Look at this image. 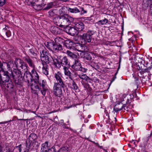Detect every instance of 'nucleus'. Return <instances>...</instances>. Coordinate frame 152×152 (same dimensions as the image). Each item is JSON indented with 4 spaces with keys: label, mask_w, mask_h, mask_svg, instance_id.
<instances>
[{
    "label": "nucleus",
    "mask_w": 152,
    "mask_h": 152,
    "mask_svg": "<svg viewBox=\"0 0 152 152\" xmlns=\"http://www.w3.org/2000/svg\"><path fill=\"white\" fill-rule=\"evenodd\" d=\"M94 32L91 31H88L86 33L83 34L80 36L82 40L84 42V44L87 43H90L91 42L93 39L92 36L94 34Z\"/></svg>",
    "instance_id": "423d86ee"
},
{
    "label": "nucleus",
    "mask_w": 152,
    "mask_h": 152,
    "mask_svg": "<svg viewBox=\"0 0 152 152\" xmlns=\"http://www.w3.org/2000/svg\"><path fill=\"white\" fill-rule=\"evenodd\" d=\"M67 10L68 12L73 13H77L80 12V11L77 7L73 8L68 7Z\"/></svg>",
    "instance_id": "cd10ccee"
},
{
    "label": "nucleus",
    "mask_w": 152,
    "mask_h": 152,
    "mask_svg": "<svg viewBox=\"0 0 152 152\" xmlns=\"http://www.w3.org/2000/svg\"><path fill=\"white\" fill-rule=\"evenodd\" d=\"M62 10L61 9H60L59 10V12L60 13H61L62 12Z\"/></svg>",
    "instance_id": "603ef678"
},
{
    "label": "nucleus",
    "mask_w": 152,
    "mask_h": 152,
    "mask_svg": "<svg viewBox=\"0 0 152 152\" xmlns=\"http://www.w3.org/2000/svg\"><path fill=\"white\" fill-rule=\"evenodd\" d=\"M66 33L72 36L76 35L78 33L77 30L75 27H68L66 29Z\"/></svg>",
    "instance_id": "4468645a"
},
{
    "label": "nucleus",
    "mask_w": 152,
    "mask_h": 152,
    "mask_svg": "<svg viewBox=\"0 0 152 152\" xmlns=\"http://www.w3.org/2000/svg\"><path fill=\"white\" fill-rule=\"evenodd\" d=\"M75 28L77 30V31H82L84 28V25L81 22L76 23H75Z\"/></svg>",
    "instance_id": "4be33fe9"
},
{
    "label": "nucleus",
    "mask_w": 152,
    "mask_h": 152,
    "mask_svg": "<svg viewBox=\"0 0 152 152\" xmlns=\"http://www.w3.org/2000/svg\"><path fill=\"white\" fill-rule=\"evenodd\" d=\"M31 79L36 80H39V76L37 71L34 68L32 70L31 72Z\"/></svg>",
    "instance_id": "aec40b11"
},
{
    "label": "nucleus",
    "mask_w": 152,
    "mask_h": 152,
    "mask_svg": "<svg viewBox=\"0 0 152 152\" xmlns=\"http://www.w3.org/2000/svg\"><path fill=\"white\" fill-rule=\"evenodd\" d=\"M128 104H123V109L126 110L127 111H128L129 108L128 107Z\"/></svg>",
    "instance_id": "ea45409f"
},
{
    "label": "nucleus",
    "mask_w": 152,
    "mask_h": 152,
    "mask_svg": "<svg viewBox=\"0 0 152 152\" xmlns=\"http://www.w3.org/2000/svg\"><path fill=\"white\" fill-rule=\"evenodd\" d=\"M49 16L50 17H53L57 15L56 10H50L48 12Z\"/></svg>",
    "instance_id": "473e14b6"
},
{
    "label": "nucleus",
    "mask_w": 152,
    "mask_h": 152,
    "mask_svg": "<svg viewBox=\"0 0 152 152\" xmlns=\"http://www.w3.org/2000/svg\"><path fill=\"white\" fill-rule=\"evenodd\" d=\"M91 142H93V143L94 142H93V141H91Z\"/></svg>",
    "instance_id": "0e129e2a"
},
{
    "label": "nucleus",
    "mask_w": 152,
    "mask_h": 152,
    "mask_svg": "<svg viewBox=\"0 0 152 152\" xmlns=\"http://www.w3.org/2000/svg\"><path fill=\"white\" fill-rule=\"evenodd\" d=\"M103 150L104 151H105V152H107V151L105 149H103Z\"/></svg>",
    "instance_id": "4d7b16f0"
},
{
    "label": "nucleus",
    "mask_w": 152,
    "mask_h": 152,
    "mask_svg": "<svg viewBox=\"0 0 152 152\" xmlns=\"http://www.w3.org/2000/svg\"><path fill=\"white\" fill-rule=\"evenodd\" d=\"M26 2L28 5H31L36 10H39L41 9L42 7L40 5H36L34 0H26Z\"/></svg>",
    "instance_id": "dca6fc26"
},
{
    "label": "nucleus",
    "mask_w": 152,
    "mask_h": 152,
    "mask_svg": "<svg viewBox=\"0 0 152 152\" xmlns=\"http://www.w3.org/2000/svg\"><path fill=\"white\" fill-rule=\"evenodd\" d=\"M66 53L69 56L73 58H77V55L74 54L69 50H67L66 51Z\"/></svg>",
    "instance_id": "2f4dec72"
},
{
    "label": "nucleus",
    "mask_w": 152,
    "mask_h": 152,
    "mask_svg": "<svg viewBox=\"0 0 152 152\" xmlns=\"http://www.w3.org/2000/svg\"><path fill=\"white\" fill-rule=\"evenodd\" d=\"M45 142L47 143L48 142Z\"/></svg>",
    "instance_id": "338daca9"
},
{
    "label": "nucleus",
    "mask_w": 152,
    "mask_h": 152,
    "mask_svg": "<svg viewBox=\"0 0 152 152\" xmlns=\"http://www.w3.org/2000/svg\"><path fill=\"white\" fill-rule=\"evenodd\" d=\"M30 143H26V148L24 151V152H28V151L29 149L30 145L28 144ZM24 146V145H20L18 146V150L19 152H21L22 149L21 148Z\"/></svg>",
    "instance_id": "393cba45"
},
{
    "label": "nucleus",
    "mask_w": 152,
    "mask_h": 152,
    "mask_svg": "<svg viewBox=\"0 0 152 152\" xmlns=\"http://www.w3.org/2000/svg\"><path fill=\"white\" fill-rule=\"evenodd\" d=\"M24 72V78L25 81L27 82V85H30V82L31 80V73L28 70V68L26 70H23Z\"/></svg>",
    "instance_id": "f8f14e48"
},
{
    "label": "nucleus",
    "mask_w": 152,
    "mask_h": 152,
    "mask_svg": "<svg viewBox=\"0 0 152 152\" xmlns=\"http://www.w3.org/2000/svg\"><path fill=\"white\" fill-rule=\"evenodd\" d=\"M3 148L0 145V152H10L9 151H7L3 150Z\"/></svg>",
    "instance_id": "37998d69"
},
{
    "label": "nucleus",
    "mask_w": 152,
    "mask_h": 152,
    "mask_svg": "<svg viewBox=\"0 0 152 152\" xmlns=\"http://www.w3.org/2000/svg\"><path fill=\"white\" fill-rule=\"evenodd\" d=\"M60 86V85L54 84L53 87V92L56 96L59 97L61 96L62 94V91Z\"/></svg>",
    "instance_id": "9b49d317"
},
{
    "label": "nucleus",
    "mask_w": 152,
    "mask_h": 152,
    "mask_svg": "<svg viewBox=\"0 0 152 152\" xmlns=\"http://www.w3.org/2000/svg\"><path fill=\"white\" fill-rule=\"evenodd\" d=\"M74 42L70 40H67L65 41L64 45L68 49L72 48V47H74Z\"/></svg>",
    "instance_id": "5701e85b"
},
{
    "label": "nucleus",
    "mask_w": 152,
    "mask_h": 152,
    "mask_svg": "<svg viewBox=\"0 0 152 152\" xmlns=\"http://www.w3.org/2000/svg\"><path fill=\"white\" fill-rule=\"evenodd\" d=\"M26 120L24 119H18V123H19V120Z\"/></svg>",
    "instance_id": "3c124183"
},
{
    "label": "nucleus",
    "mask_w": 152,
    "mask_h": 152,
    "mask_svg": "<svg viewBox=\"0 0 152 152\" xmlns=\"http://www.w3.org/2000/svg\"><path fill=\"white\" fill-rule=\"evenodd\" d=\"M54 42H48L46 46L50 50L53 51Z\"/></svg>",
    "instance_id": "c85d7f7f"
},
{
    "label": "nucleus",
    "mask_w": 152,
    "mask_h": 152,
    "mask_svg": "<svg viewBox=\"0 0 152 152\" xmlns=\"http://www.w3.org/2000/svg\"><path fill=\"white\" fill-rule=\"evenodd\" d=\"M150 11L151 13L152 14V3H151L150 5Z\"/></svg>",
    "instance_id": "09e8293b"
},
{
    "label": "nucleus",
    "mask_w": 152,
    "mask_h": 152,
    "mask_svg": "<svg viewBox=\"0 0 152 152\" xmlns=\"http://www.w3.org/2000/svg\"><path fill=\"white\" fill-rule=\"evenodd\" d=\"M3 85L2 82V80H1V76L0 77V86H2Z\"/></svg>",
    "instance_id": "49530a36"
},
{
    "label": "nucleus",
    "mask_w": 152,
    "mask_h": 152,
    "mask_svg": "<svg viewBox=\"0 0 152 152\" xmlns=\"http://www.w3.org/2000/svg\"><path fill=\"white\" fill-rule=\"evenodd\" d=\"M43 66L42 67L43 73L45 75H47L49 74L48 66L47 64H44L42 63Z\"/></svg>",
    "instance_id": "bb28decb"
},
{
    "label": "nucleus",
    "mask_w": 152,
    "mask_h": 152,
    "mask_svg": "<svg viewBox=\"0 0 152 152\" xmlns=\"http://www.w3.org/2000/svg\"><path fill=\"white\" fill-rule=\"evenodd\" d=\"M3 72V76L1 77V79L3 84L4 83L8 82L10 78L11 77V76L10 73L7 71Z\"/></svg>",
    "instance_id": "ddd939ff"
},
{
    "label": "nucleus",
    "mask_w": 152,
    "mask_h": 152,
    "mask_svg": "<svg viewBox=\"0 0 152 152\" xmlns=\"http://www.w3.org/2000/svg\"><path fill=\"white\" fill-rule=\"evenodd\" d=\"M85 56H84V58L85 60H86L87 61L86 62H88V64L96 69V68L94 67L95 66L94 65H93L92 64L93 60H92V58L91 55L87 53L85 54Z\"/></svg>",
    "instance_id": "f3484780"
},
{
    "label": "nucleus",
    "mask_w": 152,
    "mask_h": 152,
    "mask_svg": "<svg viewBox=\"0 0 152 152\" xmlns=\"http://www.w3.org/2000/svg\"><path fill=\"white\" fill-rule=\"evenodd\" d=\"M53 5V2H50L47 4V6L45 8V10H48L51 8Z\"/></svg>",
    "instance_id": "e433bc0d"
},
{
    "label": "nucleus",
    "mask_w": 152,
    "mask_h": 152,
    "mask_svg": "<svg viewBox=\"0 0 152 152\" xmlns=\"http://www.w3.org/2000/svg\"><path fill=\"white\" fill-rule=\"evenodd\" d=\"M29 51L34 56H35L36 55V53H35L34 50L33 48L31 49H29Z\"/></svg>",
    "instance_id": "79ce46f5"
},
{
    "label": "nucleus",
    "mask_w": 152,
    "mask_h": 152,
    "mask_svg": "<svg viewBox=\"0 0 152 152\" xmlns=\"http://www.w3.org/2000/svg\"><path fill=\"white\" fill-rule=\"evenodd\" d=\"M152 2V0H147V2L148 3V4H151Z\"/></svg>",
    "instance_id": "de8ad7c7"
},
{
    "label": "nucleus",
    "mask_w": 152,
    "mask_h": 152,
    "mask_svg": "<svg viewBox=\"0 0 152 152\" xmlns=\"http://www.w3.org/2000/svg\"><path fill=\"white\" fill-rule=\"evenodd\" d=\"M79 77L81 79L85 80H86L90 82L91 79L89 78L86 75L83 74V75H78Z\"/></svg>",
    "instance_id": "c756f323"
},
{
    "label": "nucleus",
    "mask_w": 152,
    "mask_h": 152,
    "mask_svg": "<svg viewBox=\"0 0 152 152\" xmlns=\"http://www.w3.org/2000/svg\"><path fill=\"white\" fill-rule=\"evenodd\" d=\"M58 29V28L55 26H52L50 28L51 31L55 33L56 32Z\"/></svg>",
    "instance_id": "4c0bfd02"
},
{
    "label": "nucleus",
    "mask_w": 152,
    "mask_h": 152,
    "mask_svg": "<svg viewBox=\"0 0 152 152\" xmlns=\"http://www.w3.org/2000/svg\"><path fill=\"white\" fill-rule=\"evenodd\" d=\"M147 70H148V69H145V72H147Z\"/></svg>",
    "instance_id": "bf43d9fd"
},
{
    "label": "nucleus",
    "mask_w": 152,
    "mask_h": 152,
    "mask_svg": "<svg viewBox=\"0 0 152 152\" xmlns=\"http://www.w3.org/2000/svg\"><path fill=\"white\" fill-rule=\"evenodd\" d=\"M152 135V132L151 133V134L150 135V136L151 137V136Z\"/></svg>",
    "instance_id": "13d9d810"
},
{
    "label": "nucleus",
    "mask_w": 152,
    "mask_h": 152,
    "mask_svg": "<svg viewBox=\"0 0 152 152\" xmlns=\"http://www.w3.org/2000/svg\"><path fill=\"white\" fill-rule=\"evenodd\" d=\"M55 77L57 82L54 83V84H58V85H60V86L63 88L66 87L65 82L62 79L63 77L60 72L58 71L55 73Z\"/></svg>",
    "instance_id": "39448f33"
},
{
    "label": "nucleus",
    "mask_w": 152,
    "mask_h": 152,
    "mask_svg": "<svg viewBox=\"0 0 152 152\" xmlns=\"http://www.w3.org/2000/svg\"><path fill=\"white\" fill-rule=\"evenodd\" d=\"M72 86L73 89L77 90L78 89V86L74 80L72 81Z\"/></svg>",
    "instance_id": "58836bf2"
},
{
    "label": "nucleus",
    "mask_w": 152,
    "mask_h": 152,
    "mask_svg": "<svg viewBox=\"0 0 152 152\" xmlns=\"http://www.w3.org/2000/svg\"><path fill=\"white\" fill-rule=\"evenodd\" d=\"M117 72H116L115 74H117Z\"/></svg>",
    "instance_id": "e2e57ef3"
},
{
    "label": "nucleus",
    "mask_w": 152,
    "mask_h": 152,
    "mask_svg": "<svg viewBox=\"0 0 152 152\" xmlns=\"http://www.w3.org/2000/svg\"><path fill=\"white\" fill-rule=\"evenodd\" d=\"M10 72L11 77L13 79L19 77L21 75V71L18 69H14L13 71H11Z\"/></svg>",
    "instance_id": "2eb2a0df"
},
{
    "label": "nucleus",
    "mask_w": 152,
    "mask_h": 152,
    "mask_svg": "<svg viewBox=\"0 0 152 152\" xmlns=\"http://www.w3.org/2000/svg\"><path fill=\"white\" fill-rule=\"evenodd\" d=\"M123 104L121 102H119L117 103L114 106V110L115 112H117L119 111H120L123 109Z\"/></svg>",
    "instance_id": "b1692460"
},
{
    "label": "nucleus",
    "mask_w": 152,
    "mask_h": 152,
    "mask_svg": "<svg viewBox=\"0 0 152 152\" xmlns=\"http://www.w3.org/2000/svg\"><path fill=\"white\" fill-rule=\"evenodd\" d=\"M89 84H87V87H89Z\"/></svg>",
    "instance_id": "052dcab7"
},
{
    "label": "nucleus",
    "mask_w": 152,
    "mask_h": 152,
    "mask_svg": "<svg viewBox=\"0 0 152 152\" xmlns=\"http://www.w3.org/2000/svg\"><path fill=\"white\" fill-rule=\"evenodd\" d=\"M134 79H135V81H137L138 80V78L137 77H134Z\"/></svg>",
    "instance_id": "8fccbe9b"
},
{
    "label": "nucleus",
    "mask_w": 152,
    "mask_h": 152,
    "mask_svg": "<svg viewBox=\"0 0 152 152\" xmlns=\"http://www.w3.org/2000/svg\"><path fill=\"white\" fill-rule=\"evenodd\" d=\"M39 90L40 91L41 94L43 96L45 95L46 92L48 90L47 88H40V89H39Z\"/></svg>",
    "instance_id": "c9c22d12"
},
{
    "label": "nucleus",
    "mask_w": 152,
    "mask_h": 152,
    "mask_svg": "<svg viewBox=\"0 0 152 152\" xmlns=\"http://www.w3.org/2000/svg\"><path fill=\"white\" fill-rule=\"evenodd\" d=\"M68 67L64 66L63 67V69L64 70V73L66 75L68 76L69 78L72 80L71 76V73L70 72L69 70V69L68 68Z\"/></svg>",
    "instance_id": "a878e982"
},
{
    "label": "nucleus",
    "mask_w": 152,
    "mask_h": 152,
    "mask_svg": "<svg viewBox=\"0 0 152 152\" xmlns=\"http://www.w3.org/2000/svg\"><path fill=\"white\" fill-rule=\"evenodd\" d=\"M50 143H43L40 152H55V147L53 146L49 148ZM68 148L64 147L60 149L58 152H68Z\"/></svg>",
    "instance_id": "f03ea898"
},
{
    "label": "nucleus",
    "mask_w": 152,
    "mask_h": 152,
    "mask_svg": "<svg viewBox=\"0 0 152 152\" xmlns=\"http://www.w3.org/2000/svg\"><path fill=\"white\" fill-rule=\"evenodd\" d=\"M37 138V136L36 134L34 133L31 134L28 137L26 140V142H37L36 140Z\"/></svg>",
    "instance_id": "6ab92c4d"
},
{
    "label": "nucleus",
    "mask_w": 152,
    "mask_h": 152,
    "mask_svg": "<svg viewBox=\"0 0 152 152\" xmlns=\"http://www.w3.org/2000/svg\"><path fill=\"white\" fill-rule=\"evenodd\" d=\"M13 64V61L12 60L8 61H3L2 62H1L0 60V69H1L0 71H2V72L6 71V67H7L8 70L9 71L11 69V65Z\"/></svg>",
    "instance_id": "9d476101"
},
{
    "label": "nucleus",
    "mask_w": 152,
    "mask_h": 152,
    "mask_svg": "<svg viewBox=\"0 0 152 152\" xmlns=\"http://www.w3.org/2000/svg\"><path fill=\"white\" fill-rule=\"evenodd\" d=\"M24 59L29 65L30 66L33 67V68L35 67V66L34 64V63L30 58L28 56H26L24 57Z\"/></svg>",
    "instance_id": "412c9836"
},
{
    "label": "nucleus",
    "mask_w": 152,
    "mask_h": 152,
    "mask_svg": "<svg viewBox=\"0 0 152 152\" xmlns=\"http://www.w3.org/2000/svg\"><path fill=\"white\" fill-rule=\"evenodd\" d=\"M40 53L41 59H43V57L48 55L47 50L45 49L42 50L41 51H40Z\"/></svg>",
    "instance_id": "72a5a7b5"
},
{
    "label": "nucleus",
    "mask_w": 152,
    "mask_h": 152,
    "mask_svg": "<svg viewBox=\"0 0 152 152\" xmlns=\"http://www.w3.org/2000/svg\"><path fill=\"white\" fill-rule=\"evenodd\" d=\"M128 145L129 147H131V145L129 143L128 144Z\"/></svg>",
    "instance_id": "5fc2aeb1"
},
{
    "label": "nucleus",
    "mask_w": 152,
    "mask_h": 152,
    "mask_svg": "<svg viewBox=\"0 0 152 152\" xmlns=\"http://www.w3.org/2000/svg\"><path fill=\"white\" fill-rule=\"evenodd\" d=\"M73 20L72 17L66 14H64L56 17L53 20V22L57 26L64 28L68 26Z\"/></svg>",
    "instance_id": "f257e3e1"
},
{
    "label": "nucleus",
    "mask_w": 152,
    "mask_h": 152,
    "mask_svg": "<svg viewBox=\"0 0 152 152\" xmlns=\"http://www.w3.org/2000/svg\"><path fill=\"white\" fill-rule=\"evenodd\" d=\"M30 81V85H28V86L31 87V88L32 90H33L34 88L35 89L39 88L38 86V84H39V80H31Z\"/></svg>",
    "instance_id": "a211bd4d"
},
{
    "label": "nucleus",
    "mask_w": 152,
    "mask_h": 152,
    "mask_svg": "<svg viewBox=\"0 0 152 152\" xmlns=\"http://www.w3.org/2000/svg\"><path fill=\"white\" fill-rule=\"evenodd\" d=\"M43 58V59H42L41 60L42 61L45 62L44 64H47L51 63L55 68L56 67H59V64H56V63L57 62V59H54L49 54Z\"/></svg>",
    "instance_id": "20e7f679"
},
{
    "label": "nucleus",
    "mask_w": 152,
    "mask_h": 152,
    "mask_svg": "<svg viewBox=\"0 0 152 152\" xmlns=\"http://www.w3.org/2000/svg\"><path fill=\"white\" fill-rule=\"evenodd\" d=\"M84 52H82V53H80V55H81V54H84Z\"/></svg>",
    "instance_id": "6e6d98bb"
},
{
    "label": "nucleus",
    "mask_w": 152,
    "mask_h": 152,
    "mask_svg": "<svg viewBox=\"0 0 152 152\" xmlns=\"http://www.w3.org/2000/svg\"><path fill=\"white\" fill-rule=\"evenodd\" d=\"M44 80H42V83L41 84H40V86H41L42 87V88H47L45 86V84L43 83Z\"/></svg>",
    "instance_id": "a18cd8bd"
},
{
    "label": "nucleus",
    "mask_w": 152,
    "mask_h": 152,
    "mask_svg": "<svg viewBox=\"0 0 152 152\" xmlns=\"http://www.w3.org/2000/svg\"><path fill=\"white\" fill-rule=\"evenodd\" d=\"M81 9L82 10L81 12V14H83L87 12V11L84 10L83 8H81Z\"/></svg>",
    "instance_id": "c03bdc74"
},
{
    "label": "nucleus",
    "mask_w": 152,
    "mask_h": 152,
    "mask_svg": "<svg viewBox=\"0 0 152 152\" xmlns=\"http://www.w3.org/2000/svg\"><path fill=\"white\" fill-rule=\"evenodd\" d=\"M116 78V77H113V81Z\"/></svg>",
    "instance_id": "864d4df0"
},
{
    "label": "nucleus",
    "mask_w": 152,
    "mask_h": 152,
    "mask_svg": "<svg viewBox=\"0 0 152 152\" xmlns=\"http://www.w3.org/2000/svg\"><path fill=\"white\" fill-rule=\"evenodd\" d=\"M100 148H102V146H99Z\"/></svg>",
    "instance_id": "680f3d73"
},
{
    "label": "nucleus",
    "mask_w": 152,
    "mask_h": 152,
    "mask_svg": "<svg viewBox=\"0 0 152 152\" xmlns=\"http://www.w3.org/2000/svg\"><path fill=\"white\" fill-rule=\"evenodd\" d=\"M77 50L78 51H79V50Z\"/></svg>",
    "instance_id": "69168bd1"
},
{
    "label": "nucleus",
    "mask_w": 152,
    "mask_h": 152,
    "mask_svg": "<svg viewBox=\"0 0 152 152\" xmlns=\"http://www.w3.org/2000/svg\"><path fill=\"white\" fill-rule=\"evenodd\" d=\"M64 40L62 38L58 37L55 39L53 50L55 52H58L63 50L61 44L63 43Z\"/></svg>",
    "instance_id": "7ed1b4c3"
},
{
    "label": "nucleus",
    "mask_w": 152,
    "mask_h": 152,
    "mask_svg": "<svg viewBox=\"0 0 152 152\" xmlns=\"http://www.w3.org/2000/svg\"><path fill=\"white\" fill-rule=\"evenodd\" d=\"M60 61H59L57 59V62L56 63V64H59V67H56V68L59 69L61 68V65L63 67L64 66L70 67V62L67 57L64 56L60 57Z\"/></svg>",
    "instance_id": "0eeeda50"
},
{
    "label": "nucleus",
    "mask_w": 152,
    "mask_h": 152,
    "mask_svg": "<svg viewBox=\"0 0 152 152\" xmlns=\"http://www.w3.org/2000/svg\"><path fill=\"white\" fill-rule=\"evenodd\" d=\"M15 64L16 67L18 69H22V71L26 70L28 68L27 65L25 64L24 62L21 59L16 58L15 61Z\"/></svg>",
    "instance_id": "6e6552de"
},
{
    "label": "nucleus",
    "mask_w": 152,
    "mask_h": 152,
    "mask_svg": "<svg viewBox=\"0 0 152 152\" xmlns=\"http://www.w3.org/2000/svg\"><path fill=\"white\" fill-rule=\"evenodd\" d=\"M108 21V20L107 19L104 18L103 20L99 21L97 22L96 23L98 24L99 25H104L107 23Z\"/></svg>",
    "instance_id": "7c9ffc66"
},
{
    "label": "nucleus",
    "mask_w": 152,
    "mask_h": 152,
    "mask_svg": "<svg viewBox=\"0 0 152 152\" xmlns=\"http://www.w3.org/2000/svg\"><path fill=\"white\" fill-rule=\"evenodd\" d=\"M72 68L77 71H81L83 72H86L87 69L82 67L80 61L77 58L75 60V62L72 66Z\"/></svg>",
    "instance_id": "1a4fd4ad"
},
{
    "label": "nucleus",
    "mask_w": 152,
    "mask_h": 152,
    "mask_svg": "<svg viewBox=\"0 0 152 152\" xmlns=\"http://www.w3.org/2000/svg\"><path fill=\"white\" fill-rule=\"evenodd\" d=\"M2 32L3 34H5L7 37H9L11 35L10 31L9 30L6 31V29L5 28H4L3 29Z\"/></svg>",
    "instance_id": "f704fd0d"
},
{
    "label": "nucleus",
    "mask_w": 152,
    "mask_h": 152,
    "mask_svg": "<svg viewBox=\"0 0 152 152\" xmlns=\"http://www.w3.org/2000/svg\"><path fill=\"white\" fill-rule=\"evenodd\" d=\"M5 0H0V6H3L6 3Z\"/></svg>",
    "instance_id": "a19ab883"
}]
</instances>
